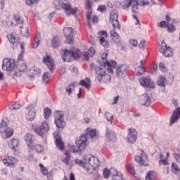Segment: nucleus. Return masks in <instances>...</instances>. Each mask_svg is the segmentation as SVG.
I'll return each instance as SVG.
<instances>
[{"instance_id":"338daca9","label":"nucleus","mask_w":180,"mask_h":180,"mask_svg":"<svg viewBox=\"0 0 180 180\" xmlns=\"http://www.w3.org/2000/svg\"><path fill=\"white\" fill-rule=\"evenodd\" d=\"M168 159L159 160V165H168Z\"/></svg>"},{"instance_id":"72a5a7b5","label":"nucleus","mask_w":180,"mask_h":180,"mask_svg":"<svg viewBox=\"0 0 180 180\" xmlns=\"http://www.w3.org/2000/svg\"><path fill=\"white\" fill-rule=\"evenodd\" d=\"M144 63L145 60H141L140 62V66L138 67V69L136 70V75H138V77H140V75H143V74H144Z\"/></svg>"},{"instance_id":"6e6552de","label":"nucleus","mask_w":180,"mask_h":180,"mask_svg":"<svg viewBox=\"0 0 180 180\" xmlns=\"http://www.w3.org/2000/svg\"><path fill=\"white\" fill-rule=\"evenodd\" d=\"M139 82L143 88H151L152 89L155 88V84L150 77H141L139 79Z\"/></svg>"},{"instance_id":"0e129e2a","label":"nucleus","mask_w":180,"mask_h":180,"mask_svg":"<svg viewBox=\"0 0 180 180\" xmlns=\"http://www.w3.org/2000/svg\"><path fill=\"white\" fill-rule=\"evenodd\" d=\"M39 0H25V3L27 5H29L30 6L31 5H34V4H36V2H38Z\"/></svg>"},{"instance_id":"2eb2a0df","label":"nucleus","mask_w":180,"mask_h":180,"mask_svg":"<svg viewBox=\"0 0 180 180\" xmlns=\"http://www.w3.org/2000/svg\"><path fill=\"white\" fill-rule=\"evenodd\" d=\"M101 37H99V43L105 47V49H108L109 47V41L106 40L108 39V32L106 31H101L98 32Z\"/></svg>"},{"instance_id":"a18cd8bd","label":"nucleus","mask_w":180,"mask_h":180,"mask_svg":"<svg viewBox=\"0 0 180 180\" xmlns=\"http://www.w3.org/2000/svg\"><path fill=\"white\" fill-rule=\"evenodd\" d=\"M18 68L19 71L23 72V71H26V70H27V66L26 65V63L21 62L20 64L18 65Z\"/></svg>"},{"instance_id":"e2e57ef3","label":"nucleus","mask_w":180,"mask_h":180,"mask_svg":"<svg viewBox=\"0 0 180 180\" xmlns=\"http://www.w3.org/2000/svg\"><path fill=\"white\" fill-rule=\"evenodd\" d=\"M97 11L98 12H101V13H103L105 12V11H106V6L105 5H100L98 8H97Z\"/></svg>"},{"instance_id":"5701e85b","label":"nucleus","mask_w":180,"mask_h":180,"mask_svg":"<svg viewBox=\"0 0 180 180\" xmlns=\"http://www.w3.org/2000/svg\"><path fill=\"white\" fill-rule=\"evenodd\" d=\"M27 110H29V112L26 115L27 120H30V122L34 120V117H36V112L33 110V105H29L27 107Z\"/></svg>"},{"instance_id":"4c0bfd02","label":"nucleus","mask_w":180,"mask_h":180,"mask_svg":"<svg viewBox=\"0 0 180 180\" xmlns=\"http://www.w3.org/2000/svg\"><path fill=\"white\" fill-rule=\"evenodd\" d=\"M21 29L20 33L22 36L24 37H29L30 36V32H29V27H26L25 29L23 28V27H20Z\"/></svg>"},{"instance_id":"13d9d810","label":"nucleus","mask_w":180,"mask_h":180,"mask_svg":"<svg viewBox=\"0 0 180 180\" xmlns=\"http://www.w3.org/2000/svg\"><path fill=\"white\" fill-rule=\"evenodd\" d=\"M20 108V104H13L9 105V109L11 110H16V109H19Z\"/></svg>"},{"instance_id":"bf43d9fd","label":"nucleus","mask_w":180,"mask_h":180,"mask_svg":"<svg viewBox=\"0 0 180 180\" xmlns=\"http://www.w3.org/2000/svg\"><path fill=\"white\" fill-rule=\"evenodd\" d=\"M139 4H137V3L134 4L132 5V12L134 13H137V12H139Z\"/></svg>"},{"instance_id":"de8ad7c7","label":"nucleus","mask_w":180,"mask_h":180,"mask_svg":"<svg viewBox=\"0 0 180 180\" xmlns=\"http://www.w3.org/2000/svg\"><path fill=\"white\" fill-rule=\"evenodd\" d=\"M74 88H75V84L74 83H72L70 84H69L67 87H66V92L68 95H71V94H72V89H74Z\"/></svg>"},{"instance_id":"a19ab883","label":"nucleus","mask_w":180,"mask_h":180,"mask_svg":"<svg viewBox=\"0 0 180 180\" xmlns=\"http://www.w3.org/2000/svg\"><path fill=\"white\" fill-rule=\"evenodd\" d=\"M52 47H53V49H57V47H58V46H60V40L58 39V37H55L52 41Z\"/></svg>"},{"instance_id":"37998d69","label":"nucleus","mask_w":180,"mask_h":180,"mask_svg":"<svg viewBox=\"0 0 180 180\" xmlns=\"http://www.w3.org/2000/svg\"><path fill=\"white\" fill-rule=\"evenodd\" d=\"M172 170L174 174H178L180 172V168L176 163H172Z\"/></svg>"},{"instance_id":"412c9836","label":"nucleus","mask_w":180,"mask_h":180,"mask_svg":"<svg viewBox=\"0 0 180 180\" xmlns=\"http://www.w3.org/2000/svg\"><path fill=\"white\" fill-rule=\"evenodd\" d=\"M180 119V107L177 108L173 111L172 117H170L169 124H174L178 122Z\"/></svg>"},{"instance_id":"6ab92c4d","label":"nucleus","mask_w":180,"mask_h":180,"mask_svg":"<svg viewBox=\"0 0 180 180\" xmlns=\"http://www.w3.org/2000/svg\"><path fill=\"white\" fill-rule=\"evenodd\" d=\"M127 139L129 143H136L137 140V131L134 129L129 128Z\"/></svg>"},{"instance_id":"2f4dec72","label":"nucleus","mask_w":180,"mask_h":180,"mask_svg":"<svg viewBox=\"0 0 180 180\" xmlns=\"http://www.w3.org/2000/svg\"><path fill=\"white\" fill-rule=\"evenodd\" d=\"M79 84L82 86L86 88L88 91L91 89V79L89 78L86 77L84 79L80 80Z\"/></svg>"},{"instance_id":"4be33fe9","label":"nucleus","mask_w":180,"mask_h":180,"mask_svg":"<svg viewBox=\"0 0 180 180\" xmlns=\"http://www.w3.org/2000/svg\"><path fill=\"white\" fill-rule=\"evenodd\" d=\"M3 162L6 167H11V165L18 164V159L13 156H6L4 159H3Z\"/></svg>"},{"instance_id":"680f3d73","label":"nucleus","mask_w":180,"mask_h":180,"mask_svg":"<svg viewBox=\"0 0 180 180\" xmlns=\"http://www.w3.org/2000/svg\"><path fill=\"white\" fill-rule=\"evenodd\" d=\"M129 43L133 47H137L139 45V42H137V40L134 39H129Z\"/></svg>"},{"instance_id":"79ce46f5","label":"nucleus","mask_w":180,"mask_h":180,"mask_svg":"<svg viewBox=\"0 0 180 180\" xmlns=\"http://www.w3.org/2000/svg\"><path fill=\"white\" fill-rule=\"evenodd\" d=\"M92 17V12L91 11H89L86 14V20H87V25L89 26V27L91 29V18Z\"/></svg>"},{"instance_id":"09e8293b","label":"nucleus","mask_w":180,"mask_h":180,"mask_svg":"<svg viewBox=\"0 0 180 180\" xmlns=\"http://www.w3.org/2000/svg\"><path fill=\"white\" fill-rule=\"evenodd\" d=\"M6 128V122L3 120L0 123V133H1V134H4Z\"/></svg>"},{"instance_id":"f03ea898","label":"nucleus","mask_w":180,"mask_h":180,"mask_svg":"<svg viewBox=\"0 0 180 180\" xmlns=\"http://www.w3.org/2000/svg\"><path fill=\"white\" fill-rule=\"evenodd\" d=\"M75 164H77L79 167H83L87 172H90L92 169H95V168L99 167V159L89 154L84 157L83 161L76 159Z\"/></svg>"},{"instance_id":"393cba45","label":"nucleus","mask_w":180,"mask_h":180,"mask_svg":"<svg viewBox=\"0 0 180 180\" xmlns=\"http://www.w3.org/2000/svg\"><path fill=\"white\" fill-rule=\"evenodd\" d=\"M86 136L90 137L91 140L95 141L99 137V132L96 129H92L91 128H87Z\"/></svg>"},{"instance_id":"20e7f679","label":"nucleus","mask_w":180,"mask_h":180,"mask_svg":"<svg viewBox=\"0 0 180 180\" xmlns=\"http://www.w3.org/2000/svg\"><path fill=\"white\" fill-rule=\"evenodd\" d=\"M55 116V124L58 129L63 130L64 126H65V122H64V114L61 111L56 112Z\"/></svg>"},{"instance_id":"4d7b16f0","label":"nucleus","mask_w":180,"mask_h":180,"mask_svg":"<svg viewBox=\"0 0 180 180\" xmlns=\"http://www.w3.org/2000/svg\"><path fill=\"white\" fill-rule=\"evenodd\" d=\"M51 77V74H50L49 72H46L43 75V79L44 82H47V81L50 79Z\"/></svg>"},{"instance_id":"c756f323","label":"nucleus","mask_w":180,"mask_h":180,"mask_svg":"<svg viewBox=\"0 0 180 180\" xmlns=\"http://www.w3.org/2000/svg\"><path fill=\"white\" fill-rule=\"evenodd\" d=\"M16 37L17 35L15 32L11 33V34H9L7 36V39L9 41V42L13 44L12 47H14V46H18V42H16Z\"/></svg>"},{"instance_id":"473e14b6","label":"nucleus","mask_w":180,"mask_h":180,"mask_svg":"<svg viewBox=\"0 0 180 180\" xmlns=\"http://www.w3.org/2000/svg\"><path fill=\"white\" fill-rule=\"evenodd\" d=\"M95 49H94L93 47H90L87 52L84 53V58H86V60H89V57H94V56H95Z\"/></svg>"},{"instance_id":"c03bdc74","label":"nucleus","mask_w":180,"mask_h":180,"mask_svg":"<svg viewBox=\"0 0 180 180\" xmlns=\"http://www.w3.org/2000/svg\"><path fill=\"white\" fill-rule=\"evenodd\" d=\"M70 150L71 153H81L82 151V149L79 147L75 146L74 145H71L70 146Z\"/></svg>"},{"instance_id":"603ef678","label":"nucleus","mask_w":180,"mask_h":180,"mask_svg":"<svg viewBox=\"0 0 180 180\" xmlns=\"http://www.w3.org/2000/svg\"><path fill=\"white\" fill-rule=\"evenodd\" d=\"M137 5L140 6H146L148 5V1L147 0H136Z\"/></svg>"},{"instance_id":"9b49d317","label":"nucleus","mask_w":180,"mask_h":180,"mask_svg":"<svg viewBox=\"0 0 180 180\" xmlns=\"http://www.w3.org/2000/svg\"><path fill=\"white\" fill-rule=\"evenodd\" d=\"M87 141L88 139L86 138V135L82 134L76 139V146L77 147H79L82 151L83 150H85V148H86Z\"/></svg>"},{"instance_id":"bb28decb","label":"nucleus","mask_w":180,"mask_h":180,"mask_svg":"<svg viewBox=\"0 0 180 180\" xmlns=\"http://www.w3.org/2000/svg\"><path fill=\"white\" fill-rule=\"evenodd\" d=\"M60 160L65 165H70V161L71 160V154L70 153V151H65L64 155H62Z\"/></svg>"},{"instance_id":"dca6fc26","label":"nucleus","mask_w":180,"mask_h":180,"mask_svg":"<svg viewBox=\"0 0 180 180\" xmlns=\"http://www.w3.org/2000/svg\"><path fill=\"white\" fill-rule=\"evenodd\" d=\"M160 53H162L165 57H171L172 56V49H171V47H167L165 42H162Z\"/></svg>"},{"instance_id":"cd10ccee","label":"nucleus","mask_w":180,"mask_h":180,"mask_svg":"<svg viewBox=\"0 0 180 180\" xmlns=\"http://www.w3.org/2000/svg\"><path fill=\"white\" fill-rule=\"evenodd\" d=\"M112 180H123V174L122 172H117L115 169H110Z\"/></svg>"},{"instance_id":"9d476101","label":"nucleus","mask_w":180,"mask_h":180,"mask_svg":"<svg viewBox=\"0 0 180 180\" xmlns=\"http://www.w3.org/2000/svg\"><path fill=\"white\" fill-rule=\"evenodd\" d=\"M15 65L13 59L5 58L3 60L2 70L4 71H12L15 68Z\"/></svg>"},{"instance_id":"f8f14e48","label":"nucleus","mask_w":180,"mask_h":180,"mask_svg":"<svg viewBox=\"0 0 180 180\" xmlns=\"http://www.w3.org/2000/svg\"><path fill=\"white\" fill-rule=\"evenodd\" d=\"M139 103L143 106H150L151 105V94L150 93L143 94L140 97Z\"/></svg>"},{"instance_id":"423d86ee","label":"nucleus","mask_w":180,"mask_h":180,"mask_svg":"<svg viewBox=\"0 0 180 180\" xmlns=\"http://www.w3.org/2000/svg\"><path fill=\"white\" fill-rule=\"evenodd\" d=\"M61 8L65 11L66 16H71V15H75V13L78 12V8H72L69 2L62 3Z\"/></svg>"},{"instance_id":"4468645a","label":"nucleus","mask_w":180,"mask_h":180,"mask_svg":"<svg viewBox=\"0 0 180 180\" xmlns=\"http://www.w3.org/2000/svg\"><path fill=\"white\" fill-rule=\"evenodd\" d=\"M63 34L66 39V43L72 44V38L74 37V32L71 27H65L63 29Z\"/></svg>"},{"instance_id":"f3484780","label":"nucleus","mask_w":180,"mask_h":180,"mask_svg":"<svg viewBox=\"0 0 180 180\" xmlns=\"http://www.w3.org/2000/svg\"><path fill=\"white\" fill-rule=\"evenodd\" d=\"M53 137L57 148L63 151V150H64V142L63 141V139H61L60 134H58V132L53 133Z\"/></svg>"},{"instance_id":"7c9ffc66","label":"nucleus","mask_w":180,"mask_h":180,"mask_svg":"<svg viewBox=\"0 0 180 180\" xmlns=\"http://www.w3.org/2000/svg\"><path fill=\"white\" fill-rule=\"evenodd\" d=\"M165 82H167V77L164 75H160L157 81V85L165 89Z\"/></svg>"},{"instance_id":"39448f33","label":"nucleus","mask_w":180,"mask_h":180,"mask_svg":"<svg viewBox=\"0 0 180 180\" xmlns=\"http://www.w3.org/2000/svg\"><path fill=\"white\" fill-rule=\"evenodd\" d=\"M49 130H50V128L49 124L46 122H42L39 126L35 127L34 129V133L41 137H44Z\"/></svg>"},{"instance_id":"a878e982","label":"nucleus","mask_w":180,"mask_h":180,"mask_svg":"<svg viewBox=\"0 0 180 180\" xmlns=\"http://www.w3.org/2000/svg\"><path fill=\"white\" fill-rule=\"evenodd\" d=\"M8 147L13 150L15 153L18 152L19 150V140L16 139H11L8 143Z\"/></svg>"},{"instance_id":"69168bd1","label":"nucleus","mask_w":180,"mask_h":180,"mask_svg":"<svg viewBox=\"0 0 180 180\" xmlns=\"http://www.w3.org/2000/svg\"><path fill=\"white\" fill-rule=\"evenodd\" d=\"M167 31L169 32V33H172V32H175V26H174L173 25H168Z\"/></svg>"},{"instance_id":"6e6d98bb","label":"nucleus","mask_w":180,"mask_h":180,"mask_svg":"<svg viewBox=\"0 0 180 180\" xmlns=\"http://www.w3.org/2000/svg\"><path fill=\"white\" fill-rule=\"evenodd\" d=\"M127 169L131 174L132 175H134L136 174V172L134 171V167L133 165H129L127 166Z\"/></svg>"},{"instance_id":"a211bd4d","label":"nucleus","mask_w":180,"mask_h":180,"mask_svg":"<svg viewBox=\"0 0 180 180\" xmlns=\"http://www.w3.org/2000/svg\"><path fill=\"white\" fill-rule=\"evenodd\" d=\"M127 70H129V65L126 64L118 65L116 69V75L119 78H123V75L126 74Z\"/></svg>"},{"instance_id":"c9c22d12","label":"nucleus","mask_w":180,"mask_h":180,"mask_svg":"<svg viewBox=\"0 0 180 180\" xmlns=\"http://www.w3.org/2000/svg\"><path fill=\"white\" fill-rule=\"evenodd\" d=\"M13 20H15L16 25H23L25 22V20H23L19 14H14Z\"/></svg>"},{"instance_id":"49530a36","label":"nucleus","mask_w":180,"mask_h":180,"mask_svg":"<svg viewBox=\"0 0 180 180\" xmlns=\"http://www.w3.org/2000/svg\"><path fill=\"white\" fill-rule=\"evenodd\" d=\"M51 115V109L46 108L44 110V119L46 120L49 119Z\"/></svg>"},{"instance_id":"ea45409f","label":"nucleus","mask_w":180,"mask_h":180,"mask_svg":"<svg viewBox=\"0 0 180 180\" xmlns=\"http://www.w3.org/2000/svg\"><path fill=\"white\" fill-rule=\"evenodd\" d=\"M133 2H134V0H124L123 1V9H129Z\"/></svg>"},{"instance_id":"b1692460","label":"nucleus","mask_w":180,"mask_h":180,"mask_svg":"<svg viewBox=\"0 0 180 180\" xmlns=\"http://www.w3.org/2000/svg\"><path fill=\"white\" fill-rule=\"evenodd\" d=\"M24 140L30 150H33L34 148V146H33V142L34 141L33 140V135L31 134H26L24 136Z\"/></svg>"},{"instance_id":"aec40b11","label":"nucleus","mask_w":180,"mask_h":180,"mask_svg":"<svg viewBox=\"0 0 180 180\" xmlns=\"http://www.w3.org/2000/svg\"><path fill=\"white\" fill-rule=\"evenodd\" d=\"M119 30H120V29L115 28V27H113V29L110 31L111 39L117 44L120 43V37H119V34L117 33Z\"/></svg>"},{"instance_id":"5fc2aeb1","label":"nucleus","mask_w":180,"mask_h":180,"mask_svg":"<svg viewBox=\"0 0 180 180\" xmlns=\"http://www.w3.org/2000/svg\"><path fill=\"white\" fill-rule=\"evenodd\" d=\"M103 174V176L105 179H108V178H109V175L112 174V172L108 169H105Z\"/></svg>"},{"instance_id":"0eeeda50","label":"nucleus","mask_w":180,"mask_h":180,"mask_svg":"<svg viewBox=\"0 0 180 180\" xmlns=\"http://www.w3.org/2000/svg\"><path fill=\"white\" fill-rule=\"evenodd\" d=\"M117 18H119L117 11L116 10L112 11L110 14V22L112 23V27H115V29H122V26L120 25V23H119Z\"/></svg>"},{"instance_id":"58836bf2","label":"nucleus","mask_w":180,"mask_h":180,"mask_svg":"<svg viewBox=\"0 0 180 180\" xmlns=\"http://www.w3.org/2000/svg\"><path fill=\"white\" fill-rule=\"evenodd\" d=\"M155 172L150 171L146 174V180H155Z\"/></svg>"},{"instance_id":"f704fd0d","label":"nucleus","mask_w":180,"mask_h":180,"mask_svg":"<svg viewBox=\"0 0 180 180\" xmlns=\"http://www.w3.org/2000/svg\"><path fill=\"white\" fill-rule=\"evenodd\" d=\"M41 39V37L40 36V34H37L34 38V43L32 44V49H37L39 47Z\"/></svg>"},{"instance_id":"ddd939ff","label":"nucleus","mask_w":180,"mask_h":180,"mask_svg":"<svg viewBox=\"0 0 180 180\" xmlns=\"http://www.w3.org/2000/svg\"><path fill=\"white\" fill-rule=\"evenodd\" d=\"M43 63L44 64H46L51 72H53V71H54V67L56 65L54 64V59H53L52 57L49 55L44 56Z\"/></svg>"},{"instance_id":"052dcab7","label":"nucleus","mask_w":180,"mask_h":180,"mask_svg":"<svg viewBox=\"0 0 180 180\" xmlns=\"http://www.w3.org/2000/svg\"><path fill=\"white\" fill-rule=\"evenodd\" d=\"M158 27H162V28L168 27V22H167V21H161L158 24Z\"/></svg>"},{"instance_id":"1a4fd4ad","label":"nucleus","mask_w":180,"mask_h":180,"mask_svg":"<svg viewBox=\"0 0 180 180\" xmlns=\"http://www.w3.org/2000/svg\"><path fill=\"white\" fill-rule=\"evenodd\" d=\"M139 155L135 156V161L141 164V165H144V167H147L148 165L147 164V155L146 153L143 151L141 149L138 150Z\"/></svg>"},{"instance_id":"774afa93","label":"nucleus","mask_w":180,"mask_h":180,"mask_svg":"<svg viewBox=\"0 0 180 180\" xmlns=\"http://www.w3.org/2000/svg\"><path fill=\"white\" fill-rule=\"evenodd\" d=\"M139 49H144L146 47V41L145 40H141V42L139 44Z\"/></svg>"},{"instance_id":"8fccbe9b","label":"nucleus","mask_w":180,"mask_h":180,"mask_svg":"<svg viewBox=\"0 0 180 180\" xmlns=\"http://www.w3.org/2000/svg\"><path fill=\"white\" fill-rule=\"evenodd\" d=\"M34 148L37 153H43L44 148L40 144H37L34 146ZM33 148V150H34Z\"/></svg>"},{"instance_id":"f257e3e1","label":"nucleus","mask_w":180,"mask_h":180,"mask_svg":"<svg viewBox=\"0 0 180 180\" xmlns=\"http://www.w3.org/2000/svg\"><path fill=\"white\" fill-rule=\"evenodd\" d=\"M106 57H108V53H103L101 55L100 66H96L94 63L91 64V67L94 68L97 75L96 82H104V84L110 82V75L107 74L106 71L110 74H113V68H116V61L113 60H108Z\"/></svg>"},{"instance_id":"3c124183","label":"nucleus","mask_w":180,"mask_h":180,"mask_svg":"<svg viewBox=\"0 0 180 180\" xmlns=\"http://www.w3.org/2000/svg\"><path fill=\"white\" fill-rule=\"evenodd\" d=\"M105 117H106L108 122H110L111 124H113V115L110 112H105Z\"/></svg>"},{"instance_id":"e433bc0d","label":"nucleus","mask_w":180,"mask_h":180,"mask_svg":"<svg viewBox=\"0 0 180 180\" xmlns=\"http://www.w3.org/2000/svg\"><path fill=\"white\" fill-rule=\"evenodd\" d=\"M2 134H4V137H6V139H9V137L13 134V129L7 127L4 129V132Z\"/></svg>"},{"instance_id":"c85d7f7f","label":"nucleus","mask_w":180,"mask_h":180,"mask_svg":"<svg viewBox=\"0 0 180 180\" xmlns=\"http://www.w3.org/2000/svg\"><path fill=\"white\" fill-rule=\"evenodd\" d=\"M105 136L109 140V141H115L116 140V134L115 132L110 131L109 128L106 129Z\"/></svg>"},{"instance_id":"864d4df0","label":"nucleus","mask_w":180,"mask_h":180,"mask_svg":"<svg viewBox=\"0 0 180 180\" xmlns=\"http://www.w3.org/2000/svg\"><path fill=\"white\" fill-rule=\"evenodd\" d=\"M39 167L41 168V172L42 175H47V174H49V170H47V169L44 167V165H43V164L40 163Z\"/></svg>"},{"instance_id":"7ed1b4c3","label":"nucleus","mask_w":180,"mask_h":180,"mask_svg":"<svg viewBox=\"0 0 180 180\" xmlns=\"http://www.w3.org/2000/svg\"><path fill=\"white\" fill-rule=\"evenodd\" d=\"M80 54H81V51L78 49L73 48L70 51L65 50L64 53L62 55V58L63 61L70 63L72 58H75V59L79 58Z\"/></svg>"}]
</instances>
